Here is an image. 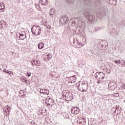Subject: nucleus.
<instances>
[{
    "label": "nucleus",
    "mask_w": 125,
    "mask_h": 125,
    "mask_svg": "<svg viewBox=\"0 0 125 125\" xmlns=\"http://www.w3.org/2000/svg\"><path fill=\"white\" fill-rule=\"evenodd\" d=\"M108 86L110 90H115L117 87V84L114 82H111L109 83Z\"/></svg>",
    "instance_id": "6e6552de"
},
{
    "label": "nucleus",
    "mask_w": 125,
    "mask_h": 125,
    "mask_svg": "<svg viewBox=\"0 0 125 125\" xmlns=\"http://www.w3.org/2000/svg\"><path fill=\"white\" fill-rule=\"evenodd\" d=\"M122 88L125 89V84L122 85Z\"/></svg>",
    "instance_id": "4c0bfd02"
},
{
    "label": "nucleus",
    "mask_w": 125,
    "mask_h": 125,
    "mask_svg": "<svg viewBox=\"0 0 125 125\" xmlns=\"http://www.w3.org/2000/svg\"><path fill=\"white\" fill-rule=\"evenodd\" d=\"M3 72H4V73H6L7 74H8L9 73H10V74H12V71H8L6 69L3 70Z\"/></svg>",
    "instance_id": "393cba45"
},
{
    "label": "nucleus",
    "mask_w": 125,
    "mask_h": 125,
    "mask_svg": "<svg viewBox=\"0 0 125 125\" xmlns=\"http://www.w3.org/2000/svg\"><path fill=\"white\" fill-rule=\"evenodd\" d=\"M26 76H27V77H31V72H27Z\"/></svg>",
    "instance_id": "2f4dec72"
},
{
    "label": "nucleus",
    "mask_w": 125,
    "mask_h": 125,
    "mask_svg": "<svg viewBox=\"0 0 125 125\" xmlns=\"http://www.w3.org/2000/svg\"><path fill=\"white\" fill-rule=\"evenodd\" d=\"M65 19H63V16L60 19L59 23L60 25H66V22L64 21Z\"/></svg>",
    "instance_id": "f8f14e48"
},
{
    "label": "nucleus",
    "mask_w": 125,
    "mask_h": 125,
    "mask_svg": "<svg viewBox=\"0 0 125 125\" xmlns=\"http://www.w3.org/2000/svg\"><path fill=\"white\" fill-rule=\"evenodd\" d=\"M81 14H84L86 18L90 21V22H94L95 21V16L90 13L89 10H85L84 12L83 10H80V13Z\"/></svg>",
    "instance_id": "f257e3e1"
},
{
    "label": "nucleus",
    "mask_w": 125,
    "mask_h": 125,
    "mask_svg": "<svg viewBox=\"0 0 125 125\" xmlns=\"http://www.w3.org/2000/svg\"><path fill=\"white\" fill-rule=\"evenodd\" d=\"M76 22L78 24H82L81 19L77 18H75L74 21H72L71 24L70 25V27H71L73 30H76L78 27V24L76 23Z\"/></svg>",
    "instance_id": "39448f33"
},
{
    "label": "nucleus",
    "mask_w": 125,
    "mask_h": 125,
    "mask_svg": "<svg viewBox=\"0 0 125 125\" xmlns=\"http://www.w3.org/2000/svg\"><path fill=\"white\" fill-rule=\"evenodd\" d=\"M51 102L50 104H49V105H54V101L53 100H52V99H49L48 102Z\"/></svg>",
    "instance_id": "5701e85b"
},
{
    "label": "nucleus",
    "mask_w": 125,
    "mask_h": 125,
    "mask_svg": "<svg viewBox=\"0 0 125 125\" xmlns=\"http://www.w3.org/2000/svg\"><path fill=\"white\" fill-rule=\"evenodd\" d=\"M9 75H11L12 73H10V72H9V73H8Z\"/></svg>",
    "instance_id": "a19ab883"
},
{
    "label": "nucleus",
    "mask_w": 125,
    "mask_h": 125,
    "mask_svg": "<svg viewBox=\"0 0 125 125\" xmlns=\"http://www.w3.org/2000/svg\"><path fill=\"white\" fill-rule=\"evenodd\" d=\"M36 7H40V5H37L36 6Z\"/></svg>",
    "instance_id": "58836bf2"
},
{
    "label": "nucleus",
    "mask_w": 125,
    "mask_h": 125,
    "mask_svg": "<svg viewBox=\"0 0 125 125\" xmlns=\"http://www.w3.org/2000/svg\"><path fill=\"white\" fill-rule=\"evenodd\" d=\"M95 77L97 79V80H100L102 79V80H104L105 79V74L103 73L100 72H96L95 74Z\"/></svg>",
    "instance_id": "0eeeda50"
},
{
    "label": "nucleus",
    "mask_w": 125,
    "mask_h": 125,
    "mask_svg": "<svg viewBox=\"0 0 125 125\" xmlns=\"http://www.w3.org/2000/svg\"><path fill=\"white\" fill-rule=\"evenodd\" d=\"M122 62H124V64L122 63L121 65L122 66H125V61L124 60H122Z\"/></svg>",
    "instance_id": "72a5a7b5"
},
{
    "label": "nucleus",
    "mask_w": 125,
    "mask_h": 125,
    "mask_svg": "<svg viewBox=\"0 0 125 125\" xmlns=\"http://www.w3.org/2000/svg\"><path fill=\"white\" fill-rule=\"evenodd\" d=\"M97 83H101V81H100V80H98V81H97Z\"/></svg>",
    "instance_id": "c9c22d12"
},
{
    "label": "nucleus",
    "mask_w": 125,
    "mask_h": 125,
    "mask_svg": "<svg viewBox=\"0 0 125 125\" xmlns=\"http://www.w3.org/2000/svg\"><path fill=\"white\" fill-rule=\"evenodd\" d=\"M41 3L42 5H47L48 4V0H41Z\"/></svg>",
    "instance_id": "2eb2a0df"
},
{
    "label": "nucleus",
    "mask_w": 125,
    "mask_h": 125,
    "mask_svg": "<svg viewBox=\"0 0 125 125\" xmlns=\"http://www.w3.org/2000/svg\"><path fill=\"white\" fill-rule=\"evenodd\" d=\"M22 80V82L23 83H28V80H27V78L25 77H22L21 78Z\"/></svg>",
    "instance_id": "412c9836"
},
{
    "label": "nucleus",
    "mask_w": 125,
    "mask_h": 125,
    "mask_svg": "<svg viewBox=\"0 0 125 125\" xmlns=\"http://www.w3.org/2000/svg\"><path fill=\"white\" fill-rule=\"evenodd\" d=\"M34 65H36V66H41V62L39 60H37L34 62Z\"/></svg>",
    "instance_id": "4be33fe9"
},
{
    "label": "nucleus",
    "mask_w": 125,
    "mask_h": 125,
    "mask_svg": "<svg viewBox=\"0 0 125 125\" xmlns=\"http://www.w3.org/2000/svg\"><path fill=\"white\" fill-rule=\"evenodd\" d=\"M110 35L112 36V37H116L117 35H118V32L115 29H113L111 31Z\"/></svg>",
    "instance_id": "4468645a"
},
{
    "label": "nucleus",
    "mask_w": 125,
    "mask_h": 125,
    "mask_svg": "<svg viewBox=\"0 0 125 125\" xmlns=\"http://www.w3.org/2000/svg\"><path fill=\"white\" fill-rule=\"evenodd\" d=\"M77 87L80 91H86L88 87L87 83L85 82H82L77 83Z\"/></svg>",
    "instance_id": "f03ea898"
},
{
    "label": "nucleus",
    "mask_w": 125,
    "mask_h": 125,
    "mask_svg": "<svg viewBox=\"0 0 125 125\" xmlns=\"http://www.w3.org/2000/svg\"><path fill=\"white\" fill-rule=\"evenodd\" d=\"M31 32L35 36H39L41 34V32H42L41 27L40 26L34 25L31 28Z\"/></svg>",
    "instance_id": "20e7f679"
},
{
    "label": "nucleus",
    "mask_w": 125,
    "mask_h": 125,
    "mask_svg": "<svg viewBox=\"0 0 125 125\" xmlns=\"http://www.w3.org/2000/svg\"><path fill=\"white\" fill-rule=\"evenodd\" d=\"M43 46H44V44H43L42 42H40L38 44V47L39 49H42L43 48Z\"/></svg>",
    "instance_id": "dca6fc26"
},
{
    "label": "nucleus",
    "mask_w": 125,
    "mask_h": 125,
    "mask_svg": "<svg viewBox=\"0 0 125 125\" xmlns=\"http://www.w3.org/2000/svg\"><path fill=\"white\" fill-rule=\"evenodd\" d=\"M79 124H81V125H84L86 124V120L84 118V117L83 116H79L78 120L77 121Z\"/></svg>",
    "instance_id": "423d86ee"
},
{
    "label": "nucleus",
    "mask_w": 125,
    "mask_h": 125,
    "mask_svg": "<svg viewBox=\"0 0 125 125\" xmlns=\"http://www.w3.org/2000/svg\"><path fill=\"white\" fill-rule=\"evenodd\" d=\"M66 1L67 3H68L69 4H71L74 2V0H66Z\"/></svg>",
    "instance_id": "b1692460"
},
{
    "label": "nucleus",
    "mask_w": 125,
    "mask_h": 125,
    "mask_svg": "<svg viewBox=\"0 0 125 125\" xmlns=\"http://www.w3.org/2000/svg\"><path fill=\"white\" fill-rule=\"evenodd\" d=\"M51 58H52V55H50V54H49L48 55H47V59H51Z\"/></svg>",
    "instance_id": "7c9ffc66"
},
{
    "label": "nucleus",
    "mask_w": 125,
    "mask_h": 125,
    "mask_svg": "<svg viewBox=\"0 0 125 125\" xmlns=\"http://www.w3.org/2000/svg\"><path fill=\"white\" fill-rule=\"evenodd\" d=\"M10 107H8L7 108V109H8V112H10Z\"/></svg>",
    "instance_id": "e433bc0d"
},
{
    "label": "nucleus",
    "mask_w": 125,
    "mask_h": 125,
    "mask_svg": "<svg viewBox=\"0 0 125 125\" xmlns=\"http://www.w3.org/2000/svg\"><path fill=\"white\" fill-rule=\"evenodd\" d=\"M55 14V10L53 8H51L49 12V14L51 16H52L53 15H54Z\"/></svg>",
    "instance_id": "a211bd4d"
},
{
    "label": "nucleus",
    "mask_w": 125,
    "mask_h": 125,
    "mask_svg": "<svg viewBox=\"0 0 125 125\" xmlns=\"http://www.w3.org/2000/svg\"><path fill=\"white\" fill-rule=\"evenodd\" d=\"M35 62H36V61L35 60H32L31 61V64H32V65L33 66V67H34V66H35Z\"/></svg>",
    "instance_id": "c756f323"
},
{
    "label": "nucleus",
    "mask_w": 125,
    "mask_h": 125,
    "mask_svg": "<svg viewBox=\"0 0 125 125\" xmlns=\"http://www.w3.org/2000/svg\"><path fill=\"white\" fill-rule=\"evenodd\" d=\"M4 8H5V7H4V5H3V7L0 9V12H4Z\"/></svg>",
    "instance_id": "cd10ccee"
},
{
    "label": "nucleus",
    "mask_w": 125,
    "mask_h": 125,
    "mask_svg": "<svg viewBox=\"0 0 125 125\" xmlns=\"http://www.w3.org/2000/svg\"><path fill=\"white\" fill-rule=\"evenodd\" d=\"M107 3L109 4H113V5H117L118 0H106Z\"/></svg>",
    "instance_id": "9d476101"
},
{
    "label": "nucleus",
    "mask_w": 125,
    "mask_h": 125,
    "mask_svg": "<svg viewBox=\"0 0 125 125\" xmlns=\"http://www.w3.org/2000/svg\"><path fill=\"white\" fill-rule=\"evenodd\" d=\"M70 79H74V77H70Z\"/></svg>",
    "instance_id": "ea45409f"
},
{
    "label": "nucleus",
    "mask_w": 125,
    "mask_h": 125,
    "mask_svg": "<svg viewBox=\"0 0 125 125\" xmlns=\"http://www.w3.org/2000/svg\"><path fill=\"white\" fill-rule=\"evenodd\" d=\"M121 61L120 60H117L114 61L115 64H121Z\"/></svg>",
    "instance_id": "bb28decb"
},
{
    "label": "nucleus",
    "mask_w": 125,
    "mask_h": 125,
    "mask_svg": "<svg viewBox=\"0 0 125 125\" xmlns=\"http://www.w3.org/2000/svg\"><path fill=\"white\" fill-rule=\"evenodd\" d=\"M63 19H65L64 20V22H65V24H66L67 23H68V22H69V18L65 16H63Z\"/></svg>",
    "instance_id": "aec40b11"
},
{
    "label": "nucleus",
    "mask_w": 125,
    "mask_h": 125,
    "mask_svg": "<svg viewBox=\"0 0 125 125\" xmlns=\"http://www.w3.org/2000/svg\"><path fill=\"white\" fill-rule=\"evenodd\" d=\"M83 1L85 2V4H89V3H90V0H83Z\"/></svg>",
    "instance_id": "a878e982"
},
{
    "label": "nucleus",
    "mask_w": 125,
    "mask_h": 125,
    "mask_svg": "<svg viewBox=\"0 0 125 125\" xmlns=\"http://www.w3.org/2000/svg\"><path fill=\"white\" fill-rule=\"evenodd\" d=\"M72 114H74L75 115H78L80 112V108L78 107H73L71 108Z\"/></svg>",
    "instance_id": "1a4fd4ad"
},
{
    "label": "nucleus",
    "mask_w": 125,
    "mask_h": 125,
    "mask_svg": "<svg viewBox=\"0 0 125 125\" xmlns=\"http://www.w3.org/2000/svg\"><path fill=\"white\" fill-rule=\"evenodd\" d=\"M47 29H51V26L50 25L47 26Z\"/></svg>",
    "instance_id": "f704fd0d"
},
{
    "label": "nucleus",
    "mask_w": 125,
    "mask_h": 125,
    "mask_svg": "<svg viewBox=\"0 0 125 125\" xmlns=\"http://www.w3.org/2000/svg\"><path fill=\"white\" fill-rule=\"evenodd\" d=\"M70 83H73V82H72V81H71Z\"/></svg>",
    "instance_id": "37998d69"
},
{
    "label": "nucleus",
    "mask_w": 125,
    "mask_h": 125,
    "mask_svg": "<svg viewBox=\"0 0 125 125\" xmlns=\"http://www.w3.org/2000/svg\"><path fill=\"white\" fill-rule=\"evenodd\" d=\"M43 94L44 95H48L49 94V91L45 89H43Z\"/></svg>",
    "instance_id": "6ab92c4d"
},
{
    "label": "nucleus",
    "mask_w": 125,
    "mask_h": 125,
    "mask_svg": "<svg viewBox=\"0 0 125 125\" xmlns=\"http://www.w3.org/2000/svg\"><path fill=\"white\" fill-rule=\"evenodd\" d=\"M96 4L99 9H101L102 7V4H101V0H97L96 1Z\"/></svg>",
    "instance_id": "9b49d317"
},
{
    "label": "nucleus",
    "mask_w": 125,
    "mask_h": 125,
    "mask_svg": "<svg viewBox=\"0 0 125 125\" xmlns=\"http://www.w3.org/2000/svg\"><path fill=\"white\" fill-rule=\"evenodd\" d=\"M62 96L66 101H71L73 99V94L71 92L65 90L62 92Z\"/></svg>",
    "instance_id": "7ed1b4c3"
},
{
    "label": "nucleus",
    "mask_w": 125,
    "mask_h": 125,
    "mask_svg": "<svg viewBox=\"0 0 125 125\" xmlns=\"http://www.w3.org/2000/svg\"><path fill=\"white\" fill-rule=\"evenodd\" d=\"M76 40V43L77 45L78 46V47H81L82 46V44H81L78 41V39L77 38H75V39L73 40V43H75L76 42H75Z\"/></svg>",
    "instance_id": "f3484780"
},
{
    "label": "nucleus",
    "mask_w": 125,
    "mask_h": 125,
    "mask_svg": "<svg viewBox=\"0 0 125 125\" xmlns=\"http://www.w3.org/2000/svg\"><path fill=\"white\" fill-rule=\"evenodd\" d=\"M104 16H106V13H104Z\"/></svg>",
    "instance_id": "79ce46f5"
},
{
    "label": "nucleus",
    "mask_w": 125,
    "mask_h": 125,
    "mask_svg": "<svg viewBox=\"0 0 125 125\" xmlns=\"http://www.w3.org/2000/svg\"><path fill=\"white\" fill-rule=\"evenodd\" d=\"M40 93H42V94H43V89H40Z\"/></svg>",
    "instance_id": "473e14b6"
},
{
    "label": "nucleus",
    "mask_w": 125,
    "mask_h": 125,
    "mask_svg": "<svg viewBox=\"0 0 125 125\" xmlns=\"http://www.w3.org/2000/svg\"><path fill=\"white\" fill-rule=\"evenodd\" d=\"M120 94L118 93H115L113 94V96H115V97H119Z\"/></svg>",
    "instance_id": "c85d7f7f"
},
{
    "label": "nucleus",
    "mask_w": 125,
    "mask_h": 125,
    "mask_svg": "<svg viewBox=\"0 0 125 125\" xmlns=\"http://www.w3.org/2000/svg\"><path fill=\"white\" fill-rule=\"evenodd\" d=\"M20 40H24L26 38V33L24 32L23 34H20Z\"/></svg>",
    "instance_id": "ddd939ff"
}]
</instances>
